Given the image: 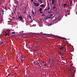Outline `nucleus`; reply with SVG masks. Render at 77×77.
I'll return each mask as SVG.
<instances>
[{
    "instance_id": "obj_1",
    "label": "nucleus",
    "mask_w": 77,
    "mask_h": 77,
    "mask_svg": "<svg viewBox=\"0 0 77 77\" xmlns=\"http://www.w3.org/2000/svg\"><path fill=\"white\" fill-rule=\"evenodd\" d=\"M54 36H55V37L57 38H60L61 39H65V40H66V41H67V39H66V38H65L60 37H57V36H56L55 35H54Z\"/></svg>"
},
{
    "instance_id": "obj_2",
    "label": "nucleus",
    "mask_w": 77,
    "mask_h": 77,
    "mask_svg": "<svg viewBox=\"0 0 77 77\" xmlns=\"http://www.w3.org/2000/svg\"><path fill=\"white\" fill-rule=\"evenodd\" d=\"M34 4L35 6H39L40 5L39 4V3H36L35 1L34 2Z\"/></svg>"
},
{
    "instance_id": "obj_3",
    "label": "nucleus",
    "mask_w": 77,
    "mask_h": 77,
    "mask_svg": "<svg viewBox=\"0 0 77 77\" xmlns=\"http://www.w3.org/2000/svg\"><path fill=\"white\" fill-rule=\"evenodd\" d=\"M18 18L21 20L22 21L23 20V17L21 16H18Z\"/></svg>"
},
{
    "instance_id": "obj_4",
    "label": "nucleus",
    "mask_w": 77,
    "mask_h": 77,
    "mask_svg": "<svg viewBox=\"0 0 77 77\" xmlns=\"http://www.w3.org/2000/svg\"><path fill=\"white\" fill-rule=\"evenodd\" d=\"M53 15V14H49V15H48V17H49V18H51V17H52Z\"/></svg>"
},
{
    "instance_id": "obj_5",
    "label": "nucleus",
    "mask_w": 77,
    "mask_h": 77,
    "mask_svg": "<svg viewBox=\"0 0 77 77\" xmlns=\"http://www.w3.org/2000/svg\"><path fill=\"white\" fill-rule=\"evenodd\" d=\"M0 12H1L2 13H3V14H4L3 13V10H2V8H0Z\"/></svg>"
},
{
    "instance_id": "obj_6",
    "label": "nucleus",
    "mask_w": 77,
    "mask_h": 77,
    "mask_svg": "<svg viewBox=\"0 0 77 77\" xmlns=\"http://www.w3.org/2000/svg\"><path fill=\"white\" fill-rule=\"evenodd\" d=\"M40 7H42V8H44V6H45V5L44 4L41 5H40Z\"/></svg>"
},
{
    "instance_id": "obj_7",
    "label": "nucleus",
    "mask_w": 77,
    "mask_h": 77,
    "mask_svg": "<svg viewBox=\"0 0 77 77\" xmlns=\"http://www.w3.org/2000/svg\"><path fill=\"white\" fill-rule=\"evenodd\" d=\"M50 9V6H49V4H48V8L47 10L48 11H49Z\"/></svg>"
},
{
    "instance_id": "obj_8",
    "label": "nucleus",
    "mask_w": 77,
    "mask_h": 77,
    "mask_svg": "<svg viewBox=\"0 0 77 77\" xmlns=\"http://www.w3.org/2000/svg\"><path fill=\"white\" fill-rule=\"evenodd\" d=\"M36 63H37V62H36V61L33 62V64H34L33 65H35L36 66Z\"/></svg>"
},
{
    "instance_id": "obj_9",
    "label": "nucleus",
    "mask_w": 77,
    "mask_h": 77,
    "mask_svg": "<svg viewBox=\"0 0 77 77\" xmlns=\"http://www.w3.org/2000/svg\"><path fill=\"white\" fill-rule=\"evenodd\" d=\"M15 2L17 4V5H18V4H19V2H18V1H15Z\"/></svg>"
},
{
    "instance_id": "obj_10",
    "label": "nucleus",
    "mask_w": 77,
    "mask_h": 77,
    "mask_svg": "<svg viewBox=\"0 0 77 77\" xmlns=\"http://www.w3.org/2000/svg\"><path fill=\"white\" fill-rule=\"evenodd\" d=\"M64 48V47H60L59 48L60 50H62V49H63Z\"/></svg>"
},
{
    "instance_id": "obj_11",
    "label": "nucleus",
    "mask_w": 77,
    "mask_h": 77,
    "mask_svg": "<svg viewBox=\"0 0 77 77\" xmlns=\"http://www.w3.org/2000/svg\"><path fill=\"white\" fill-rule=\"evenodd\" d=\"M19 59H20V60H21L23 59V57H20Z\"/></svg>"
},
{
    "instance_id": "obj_12",
    "label": "nucleus",
    "mask_w": 77,
    "mask_h": 77,
    "mask_svg": "<svg viewBox=\"0 0 77 77\" xmlns=\"http://www.w3.org/2000/svg\"><path fill=\"white\" fill-rule=\"evenodd\" d=\"M54 9H56V7L53 6V10L54 11Z\"/></svg>"
},
{
    "instance_id": "obj_13",
    "label": "nucleus",
    "mask_w": 77,
    "mask_h": 77,
    "mask_svg": "<svg viewBox=\"0 0 77 77\" xmlns=\"http://www.w3.org/2000/svg\"><path fill=\"white\" fill-rule=\"evenodd\" d=\"M54 0H52V5H54Z\"/></svg>"
},
{
    "instance_id": "obj_14",
    "label": "nucleus",
    "mask_w": 77,
    "mask_h": 77,
    "mask_svg": "<svg viewBox=\"0 0 77 77\" xmlns=\"http://www.w3.org/2000/svg\"><path fill=\"white\" fill-rule=\"evenodd\" d=\"M32 13L33 14V15H35V13H34V12L33 11H32Z\"/></svg>"
},
{
    "instance_id": "obj_15",
    "label": "nucleus",
    "mask_w": 77,
    "mask_h": 77,
    "mask_svg": "<svg viewBox=\"0 0 77 77\" xmlns=\"http://www.w3.org/2000/svg\"><path fill=\"white\" fill-rule=\"evenodd\" d=\"M66 4H64L63 5V6L64 8H65L66 7Z\"/></svg>"
},
{
    "instance_id": "obj_16",
    "label": "nucleus",
    "mask_w": 77,
    "mask_h": 77,
    "mask_svg": "<svg viewBox=\"0 0 77 77\" xmlns=\"http://www.w3.org/2000/svg\"><path fill=\"white\" fill-rule=\"evenodd\" d=\"M42 8H40L39 10V11H42Z\"/></svg>"
},
{
    "instance_id": "obj_17",
    "label": "nucleus",
    "mask_w": 77,
    "mask_h": 77,
    "mask_svg": "<svg viewBox=\"0 0 77 77\" xmlns=\"http://www.w3.org/2000/svg\"><path fill=\"white\" fill-rule=\"evenodd\" d=\"M58 53H59V54H62V53L60 52H59Z\"/></svg>"
},
{
    "instance_id": "obj_18",
    "label": "nucleus",
    "mask_w": 77,
    "mask_h": 77,
    "mask_svg": "<svg viewBox=\"0 0 77 77\" xmlns=\"http://www.w3.org/2000/svg\"><path fill=\"white\" fill-rule=\"evenodd\" d=\"M8 35H9V34H8V33H6V34L5 35L6 36H8Z\"/></svg>"
},
{
    "instance_id": "obj_19",
    "label": "nucleus",
    "mask_w": 77,
    "mask_h": 77,
    "mask_svg": "<svg viewBox=\"0 0 77 77\" xmlns=\"http://www.w3.org/2000/svg\"><path fill=\"white\" fill-rule=\"evenodd\" d=\"M70 5H71V4H72V0H71L70 1Z\"/></svg>"
},
{
    "instance_id": "obj_20",
    "label": "nucleus",
    "mask_w": 77,
    "mask_h": 77,
    "mask_svg": "<svg viewBox=\"0 0 77 77\" xmlns=\"http://www.w3.org/2000/svg\"><path fill=\"white\" fill-rule=\"evenodd\" d=\"M26 11L25 10V11H24V14H26Z\"/></svg>"
},
{
    "instance_id": "obj_21",
    "label": "nucleus",
    "mask_w": 77,
    "mask_h": 77,
    "mask_svg": "<svg viewBox=\"0 0 77 77\" xmlns=\"http://www.w3.org/2000/svg\"><path fill=\"white\" fill-rule=\"evenodd\" d=\"M3 21V19H2V20H0V22H2Z\"/></svg>"
},
{
    "instance_id": "obj_22",
    "label": "nucleus",
    "mask_w": 77,
    "mask_h": 77,
    "mask_svg": "<svg viewBox=\"0 0 77 77\" xmlns=\"http://www.w3.org/2000/svg\"><path fill=\"white\" fill-rule=\"evenodd\" d=\"M42 16L43 17H45V14H43L42 15Z\"/></svg>"
},
{
    "instance_id": "obj_23",
    "label": "nucleus",
    "mask_w": 77,
    "mask_h": 77,
    "mask_svg": "<svg viewBox=\"0 0 77 77\" xmlns=\"http://www.w3.org/2000/svg\"><path fill=\"white\" fill-rule=\"evenodd\" d=\"M28 16L29 17H30V18H32V16H30V15H28Z\"/></svg>"
},
{
    "instance_id": "obj_24",
    "label": "nucleus",
    "mask_w": 77,
    "mask_h": 77,
    "mask_svg": "<svg viewBox=\"0 0 77 77\" xmlns=\"http://www.w3.org/2000/svg\"><path fill=\"white\" fill-rule=\"evenodd\" d=\"M7 32H10V31H11V30H9V29H8L7 30Z\"/></svg>"
},
{
    "instance_id": "obj_25",
    "label": "nucleus",
    "mask_w": 77,
    "mask_h": 77,
    "mask_svg": "<svg viewBox=\"0 0 77 77\" xmlns=\"http://www.w3.org/2000/svg\"><path fill=\"white\" fill-rule=\"evenodd\" d=\"M0 1H2V0H0ZM2 4V2L0 1V6H1V5Z\"/></svg>"
},
{
    "instance_id": "obj_26",
    "label": "nucleus",
    "mask_w": 77,
    "mask_h": 77,
    "mask_svg": "<svg viewBox=\"0 0 77 77\" xmlns=\"http://www.w3.org/2000/svg\"><path fill=\"white\" fill-rule=\"evenodd\" d=\"M12 34H15V32H12Z\"/></svg>"
},
{
    "instance_id": "obj_27",
    "label": "nucleus",
    "mask_w": 77,
    "mask_h": 77,
    "mask_svg": "<svg viewBox=\"0 0 77 77\" xmlns=\"http://www.w3.org/2000/svg\"><path fill=\"white\" fill-rule=\"evenodd\" d=\"M51 11H48V13L49 14H51Z\"/></svg>"
},
{
    "instance_id": "obj_28",
    "label": "nucleus",
    "mask_w": 77,
    "mask_h": 77,
    "mask_svg": "<svg viewBox=\"0 0 77 77\" xmlns=\"http://www.w3.org/2000/svg\"><path fill=\"white\" fill-rule=\"evenodd\" d=\"M21 62H23V60L22 59L21 60Z\"/></svg>"
},
{
    "instance_id": "obj_29",
    "label": "nucleus",
    "mask_w": 77,
    "mask_h": 77,
    "mask_svg": "<svg viewBox=\"0 0 77 77\" xmlns=\"http://www.w3.org/2000/svg\"><path fill=\"white\" fill-rule=\"evenodd\" d=\"M40 14H42V13H43V12H42V11H40Z\"/></svg>"
},
{
    "instance_id": "obj_30",
    "label": "nucleus",
    "mask_w": 77,
    "mask_h": 77,
    "mask_svg": "<svg viewBox=\"0 0 77 77\" xmlns=\"http://www.w3.org/2000/svg\"><path fill=\"white\" fill-rule=\"evenodd\" d=\"M72 73V74H73V75H74V72H71Z\"/></svg>"
},
{
    "instance_id": "obj_31",
    "label": "nucleus",
    "mask_w": 77,
    "mask_h": 77,
    "mask_svg": "<svg viewBox=\"0 0 77 77\" xmlns=\"http://www.w3.org/2000/svg\"><path fill=\"white\" fill-rule=\"evenodd\" d=\"M14 68H15V69H17V66H15Z\"/></svg>"
},
{
    "instance_id": "obj_32",
    "label": "nucleus",
    "mask_w": 77,
    "mask_h": 77,
    "mask_svg": "<svg viewBox=\"0 0 77 77\" xmlns=\"http://www.w3.org/2000/svg\"><path fill=\"white\" fill-rule=\"evenodd\" d=\"M70 72H72V69H70Z\"/></svg>"
},
{
    "instance_id": "obj_33",
    "label": "nucleus",
    "mask_w": 77,
    "mask_h": 77,
    "mask_svg": "<svg viewBox=\"0 0 77 77\" xmlns=\"http://www.w3.org/2000/svg\"><path fill=\"white\" fill-rule=\"evenodd\" d=\"M12 15H14V12L12 13Z\"/></svg>"
},
{
    "instance_id": "obj_34",
    "label": "nucleus",
    "mask_w": 77,
    "mask_h": 77,
    "mask_svg": "<svg viewBox=\"0 0 77 77\" xmlns=\"http://www.w3.org/2000/svg\"><path fill=\"white\" fill-rule=\"evenodd\" d=\"M62 56H63L64 55V54H63V53H62Z\"/></svg>"
},
{
    "instance_id": "obj_35",
    "label": "nucleus",
    "mask_w": 77,
    "mask_h": 77,
    "mask_svg": "<svg viewBox=\"0 0 77 77\" xmlns=\"http://www.w3.org/2000/svg\"><path fill=\"white\" fill-rule=\"evenodd\" d=\"M47 9H45L44 11H47Z\"/></svg>"
},
{
    "instance_id": "obj_36",
    "label": "nucleus",
    "mask_w": 77,
    "mask_h": 77,
    "mask_svg": "<svg viewBox=\"0 0 77 77\" xmlns=\"http://www.w3.org/2000/svg\"><path fill=\"white\" fill-rule=\"evenodd\" d=\"M43 35H46L47 34H42Z\"/></svg>"
},
{
    "instance_id": "obj_37",
    "label": "nucleus",
    "mask_w": 77,
    "mask_h": 77,
    "mask_svg": "<svg viewBox=\"0 0 77 77\" xmlns=\"http://www.w3.org/2000/svg\"><path fill=\"white\" fill-rule=\"evenodd\" d=\"M42 1L41 0H39V2H41Z\"/></svg>"
},
{
    "instance_id": "obj_38",
    "label": "nucleus",
    "mask_w": 77,
    "mask_h": 77,
    "mask_svg": "<svg viewBox=\"0 0 77 77\" xmlns=\"http://www.w3.org/2000/svg\"><path fill=\"white\" fill-rule=\"evenodd\" d=\"M65 16L66 17H67V14H66V15H65Z\"/></svg>"
},
{
    "instance_id": "obj_39",
    "label": "nucleus",
    "mask_w": 77,
    "mask_h": 77,
    "mask_svg": "<svg viewBox=\"0 0 77 77\" xmlns=\"http://www.w3.org/2000/svg\"><path fill=\"white\" fill-rule=\"evenodd\" d=\"M72 64H71V65H70V66H72Z\"/></svg>"
},
{
    "instance_id": "obj_40",
    "label": "nucleus",
    "mask_w": 77,
    "mask_h": 77,
    "mask_svg": "<svg viewBox=\"0 0 77 77\" xmlns=\"http://www.w3.org/2000/svg\"><path fill=\"white\" fill-rule=\"evenodd\" d=\"M3 42H2L1 43V44H3Z\"/></svg>"
},
{
    "instance_id": "obj_41",
    "label": "nucleus",
    "mask_w": 77,
    "mask_h": 77,
    "mask_svg": "<svg viewBox=\"0 0 77 77\" xmlns=\"http://www.w3.org/2000/svg\"><path fill=\"white\" fill-rule=\"evenodd\" d=\"M22 4H23V2H22L21 3V5H22Z\"/></svg>"
},
{
    "instance_id": "obj_42",
    "label": "nucleus",
    "mask_w": 77,
    "mask_h": 77,
    "mask_svg": "<svg viewBox=\"0 0 77 77\" xmlns=\"http://www.w3.org/2000/svg\"><path fill=\"white\" fill-rule=\"evenodd\" d=\"M44 62H42V65H43V64H44Z\"/></svg>"
},
{
    "instance_id": "obj_43",
    "label": "nucleus",
    "mask_w": 77,
    "mask_h": 77,
    "mask_svg": "<svg viewBox=\"0 0 77 77\" xmlns=\"http://www.w3.org/2000/svg\"><path fill=\"white\" fill-rule=\"evenodd\" d=\"M1 12V11H0V15H1V13H0V12Z\"/></svg>"
},
{
    "instance_id": "obj_44",
    "label": "nucleus",
    "mask_w": 77,
    "mask_h": 77,
    "mask_svg": "<svg viewBox=\"0 0 77 77\" xmlns=\"http://www.w3.org/2000/svg\"><path fill=\"white\" fill-rule=\"evenodd\" d=\"M61 57H62V58H63V59H64V57H62V56Z\"/></svg>"
},
{
    "instance_id": "obj_45",
    "label": "nucleus",
    "mask_w": 77,
    "mask_h": 77,
    "mask_svg": "<svg viewBox=\"0 0 77 77\" xmlns=\"http://www.w3.org/2000/svg\"><path fill=\"white\" fill-rule=\"evenodd\" d=\"M40 2H41V3H42V1Z\"/></svg>"
},
{
    "instance_id": "obj_46",
    "label": "nucleus",
    "mask_w": 77,
    "mask_h": 77,
    "mask_svg": "<svg viewBox=\"0 0 77 77\" xmlns=\"http://www.w3.org/2000/svg\"><path fill=\"white\" fill-rule=\"evenodd\" d=\"M48 62H50V60H49Z\"/></svg>"
},
{
    "instance_id": "obj_47",
    "label": "nucleus",
    "mask_w": 77,
    "mask_h": 77,
    "mask_svg": "<svg viewBox=\"0 0 77 77\" xmlns=\"http://www.w3.org/2000/svg\"><path fill=\"white\" fill-rule=\"evenodd\" d=\"M45 4H46V2H45Z\"/></svg>"
},
{
    "instance_id": "obj_48",
    "label": "nucleus",
    "mask_w": 77,
    "mask_h": 77,
    "mask_svg": "<svg viewBox=\"0 0 77 77\" xmlns=\"http://www.w3.org/2000/svg\"><path fill=\"white\" fill-rule=\"evenodd\" d=\"M13 36H15V35H13Z\"/></svg>"
},
{
    "instance_id": "obj_49",
    "label": "nucleus",
    "mask_w": 77,
    "mask_h": 77,
    "mask_svg": "<svg viewBox=\"0 0 77 77\" xmlns=\"http://www.w3.org/2000/svg\"><path fill=\"white\" fill-rule=\"evenodd\" d=\"M33 0H31V2H33Z\"/></svg>"
},
{
    "instance_id": "obj_50",
    "label": "nucleus",
    "mask_w": 77,
    "mask_h": 77,
    "mask_svg": "<svg viewBox=\"0 0 77 77\" xmlns=\"http://www.w3.org/2000/svg\"><path fill=\"white\" fill-rule=\"evenodd\" d=\"M20 9V11H21V9Z\"/></svg>"
},
{
    "instance_id": "obj_51",
    "label": "nucleus",
    "mask_w": 77,
    "mask_h": 77,
    "mask_svg": "<svg viewBox=\"0 0 77 77\" xmlns=\"http://www.w3.org/2000/svg\"><path fill=\"white\" fill-rule=\"evenodd\" d=\"M40 64H41V65H42V63H40Z\"/></svg>"
},
{
    "instance_id": "obj_52",
    "label": "nucleus",
    "mask_w": 77,
    "mask_h": 77,
    "mask_svg": "<svg viewBox=\"0 0 77 77\" xmlns=\"http://www.w3.org/2000/svg\"><path fill=\"white\" fill-rule=\"evenodd\" d=\"M2 8H4V7L3 6H2Z\"/></svg>"
},
{
    "instance_id": "obj_53",
    "label": "nucleus",
    "mask_w": 77,
    "mask_h": 77,
    "mask_svg": "<svg viewBox=\"0 0 77 77\" xmlns=\"http://www.w3.org/2000/svg\"><path fill=\"white\" fill-rule=\"evenodd\" d=\"M67 39L69 40V39H70V38H69V39Z\"/></svg>"
},
{
    "instance_id": "obj_54",
    "label": "nucleus",
    "mask_w": 77,
    "mask_h": 77,
    "mask_svg": "<svg viewBox=\"0 0 77 77\" xmlns=\"http://www.w3.org/2000/svg\"><path fill=\"white\" fill-rule=\"evenodd\" d=\"M3 15H2V17H3Z\"/></svg>"
},
{
    "instance_id": "obj_55",
    "label": "nucleus",
    "mask_w": 77,
    "mask_h": 77,
    "mask_svg": "<svg viewBox=\"0 0 77 77\" xmlns=\"http://www.w3.org/2000/svg\"><path fill=\"white\" fill-rule=\"evenodd\" d=\"M71 0H69V1H71Z\"/></svg>"
},
{
    "instance_id": "obj_56",
    "label": "nucleus",
    "mask_w": 77,
    "mask_h": 77,
    "mask_svg": "<svg viewBox=\"0 0 77 77\" xmlns=\"http://www.w3.org/2000/svg\"><path fill=\"white\" fill-rule=\"evenodd\" d=\"M76 14H77V11H76Z\"/></svg>"
},
{
    "instance_id": "obj_57",
    "label": "nucleus",
    "mask_w": 77,
    "mask_h": 77,
    "mask_svg": "<svg viewBox=\"0 0 77 77\" xmlns=\"http://www.w3.org/2000/svg\"><path fill=\"white\" fill-rule=\"evenodd\" d=\"M44 65H45V64H44Z\"/></svg>"
},
{
    "instance_id": "obj_58",
    "label": "nucleus",
    "mask_w": 77,
    "mask_h": 77,
    "mask_svg": "<svg viewBox=\"0 0 77 77\" xmlns=\"http://www.w3.org/2000/svg\"><path fill=\"white\" fill-rule=\"evenodd\" d=\"M35 14H36V12H35Z\"/></svg>"
},
{
    "instance_id": "obj_59",
    "label": "nucleus",
    "mask_w": 77,
    "mask_h": 77,
    "mask_svg": "<svg viewBox=\"0 0 77 77\" xmlns=\"http://www.w3.org/2000/svg\"><path fill=\"white\" fill-rule=\"evenodd\" d=\"M11 20V21H12V20Z\"/></svg>"
},
{
    "instance_id": "obj_60",
    "label": "nucleus",
    "mask_w": 77,
    "mask_h": 77,
    "mask_svg": "<svg viewBox=\"0 0 77 77\" xmlns=\"http://www.w3.org/2000/svg\"><path fill=\"white\" fill-rule=\"evenodd\" d=\"M50 0V1H51V0Z\"/></svg>"
}]
</instances>
